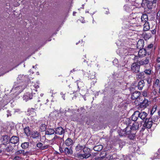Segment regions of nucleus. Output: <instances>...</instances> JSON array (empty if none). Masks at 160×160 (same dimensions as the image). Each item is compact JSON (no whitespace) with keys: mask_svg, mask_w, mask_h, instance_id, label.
<instances>
[{"mask_svg":"<svg viewBox=\"0 0 160 160\" xmlns=\"http://www.w3.org/2000/svg\"><path fill=\"white\" fill-rule=\"evenodd\" d=\"M55 133V130L51 128H48L45 131V135H51Z\"/></svg>","mask_w":160,"mask_h":160,"instance_id":"obj_20","label":"nucleus"},{"mask_svg":"<svg viewBox=\"0 0 160 160\" xmlns=\"http://www.w3.org/2000/svg\"><path fill=\"white\" fill-rule=\"evenodd\" d=\"M73 141L70 138H68L65 141V144L67 146H70L72 144Z\"/></svg>","mask_w":160,"mask_h":160,"instance_id":"obj_29","label":"nucleus"},{"mask_svg":"<svg viewBox=\"0 0 160 160\" xmlns=\"http://www.w3.org/2000/svg\"><path fill=\"white\" fill-rule=\"evenodd\" d=\"M75 13H76V12H73V15L74 16H75Z\"/></svg>","mask_w":160,"mask_h":160,"instance_id":"obj_64","label":"nucleus"},{"mask_svg":"<svg viewBox=\"0 0 160 160\" xmlns=\"http://www.w3.org/2000/svg\"><path fill=\"white\" fill-rule=\"evenodd\" d=\"M131 127L132 130L136 131L139 128V124L138 122H133L132 126H129Z\"/></svg>","mask_w":160,"mask_h":160,"instance_id":"obj_18","label":"nucleus"},{"mask_svg":"<svg viewBox=\"0 0 160 160\" xmlns=\"http://www.w3.org/2000/svg\"><path fill=\"white\" fill-rule=\"evenodd\" d=\"M75 69H73L72 70H71L70 72H73L76 71Z\"/></svg>","mask_w":160,"mask_h":160,"instance_id":"obj_59","label":"nucleus"},{"mask_svg":"<svg viewBox=\"0 0 160 160\" xmlns=\"http://www.w3.org/2000/svg\"><path fill=\"white\" fill-rule=\"evenodd\" d=\"M144 41L143 40H139L137 44V47L138 48H142L144 46Z\"/></svg>","mask_w":160,"mask_h":160,"instance_id":"obj_21","label":"nucleus"},{"mask_svg":"<svg viewBox=\"0 0 160 160\" xmlns=\"http://www.w3.org/2000/svg\"><path fill=\"white\" fill-rule=\"evenodd\" d=\"M152 122L154 124L157 123L158 122V118L157 116H154L152 119Z\"/></svg>","mask_w":160,"mask_h":160,"instance_id":"obj_39","label":"nucleus"},{"mask_svg":"<svg viewBox=\"0 0 160 160\" xmlns=\"http://www.w3.org/2000/svg\"><path fill=\"white\" fill-rule=\"evenodd\" d=\"M123 121L126 122L127 125H129L132 123V122H133L132 120L131 121L129 118H125L123 120Z\"/></svg>","mask_w":160,"mask_h":160,"instance_id":"obj_35","label":"nucleus"},{"mask_svg":"<svg viewBox=\"0 0 160 160\" xmlns=\"http://www.w3.org/2000/svg\"><path fill=\"white\" fill-rule=\"evenodd\" d=\"M149 59L148 58H145L142 59L138 62L139 65L140 66H145L148 64L149 62Z\"/></svg>","mask_w":160,"mask_h":160,"instance_id":"obj_12","label":"nucleus"},{"mask_svg":"<svg viewBox=\"0 0 160 160\" xmlns=\"http://www.w3.org/2000/svg\"><path fill=\"white\" fill-rule=\"evenodd\" d=\"M157 20L159 22H160V11L159 10L157 13L156 15Z\"/></svg>","mask_w":160,"mask_h":160,"instance_id":"obj_42","label":"nucleus"},{"mask_svg":"<svg viewBox=\"0 0 160 160\" xmlns=\"http://www.w3.org/2000/svg\"><path fill=\"white\" fill-rule=\"evenodd\" d=\"M145 85L144 82L143 80H142L138 82V89L142 90Z\"/></svg>","mask_w":160,"mask_h":160,"instance_id":"obj_25","label":"nucleus"},{"mask_svg":"<svg viewBox=\"0 0 160 160\" xmlns=\"http://www.w3.org/2000/svg\"><path fill=\"white\" fill-rule=\"evenodd\" d=\"M153 46V44H149L148 46L147 47V48L148 49H151V48H152Z\"/></svg>","mask_w":160,"mask_h":160,"instance_id":"obj_51","label":"nucleus"},{"mask_svg":"<svg viewBox=\"0 0 160 160\" xmlns=\"http://www.w3.org/2000/svg\"><path fill=\"white\" fill-rule=\"evenodd\" d=\"M134 49L131 48H129L125 47L123 48L119 49V55L120 56H123L124 55H131L133 52Z\"/></svg>","mask_w":160,"mask_h":160,"instance_id":"obj_3","label":"nucleus"},{"mask_svg":"<svg viewBox=\"0 0 160 160\" xmlns=\"http://www.w3.org/2000/svg\"><path fill=\"white\" fill-rule=\"evenodd\" d=\"M140 93L139 91H135L132 93L131 98L132 100H136L135 102L138 101V99L140 100L141 97H140Z\"/></svg>","mask_w":160,"mask_h":160,"instance_id":"obj_7","label":"nucleus"},{"mask_svg":"<svg viewBox=\"0 0 160 160\" xmlns=\"http://www.w3.org/2000/svg\"><path fill=\"white\" fill-rule=\"evenodd\" d=\"M151 33L153 34H155L156 33V30L154 29L153 30L151 31Z\"/></svg>","mask_w":160,"mask_h":160,"instance_id":"obj_52","label":"nucleus"},{"mask_svg":"<svg viewBox=\"0 0 160 160\" xmlns=\"http://www.w3.org/2000/svg\"><path fill=\"white\" fill-rule=\"evenodd\" d=\"M82 149L84 153H78L77 154V156L79 158L81 159L87 158L91 156L90 149L85 147H83V146L80 144L78 145L75 148L76 151L78 152H80Z\"/></svg>","mask_w":160,"mask_h":160,"instance_id":"obj_1","label":"nucleus"},{"mask_svg":"<svg viewBox=\"0 0 160 160\" xmlns=\"http://www.w3.org/2000/svg\"><path fill=\"white\" fill-rule=\"evenodd\" d=\"M38 123L39 125V129L41 132H44L46 130L47 125L45 123L44 120L39 121Z\"/></svg>","mask_w":160,"mask_h":160,"instance_id":"obj_8","label":"nucleus"},{"mask_svg":"<svg viewBox=\"0 0 160 160\" xmlns=\"http://www.w3.org/2000/svg\"><path fill=\"white\" fill-rule=\"evenodd\" d=\"M49 146V145H45L43 146H42V150H43L46 149H47L48 147Z\"/></svg>","mask_w":160,"mask_h":160,"instance_id":"obj_49","label":"nucleus"},{"mask_svg":"<svg viewBox=\"0 0 160 160\" xmlns=\"http://www.w3.org/2000/svg\"><path fill=\"white\" fill-rule=\"evenodd\" d=\"M147 2V0H142V2L141 3V5L143 7L144 5H145Z\"/></svg>","mask_w":160,"mask_h":160,"instance_id":"obj_50","label":"nucleus"},{"mask_svg":"<svg viewBox=\"0 0 160 160\" xmlns=\"http://www.w3.org/2000/svg\"><path fill=\"white\" fill-rule=\"evenodd\" d=\"M29 145V143L28 142H24L22 144L21 146L22 148L24 149L27 148Z\"/></svg>","mask_w":160,"mask_h":160,"instance_id":"obj_32","label":"nucleus"},{"mask_svg":"<svg viewBox=\"0 0 160 160\" xmlns=\"http://www.w3.org/2000/svg\"><path fill=\"white\" fill-rule=\"evenodd\" d=\"M13 148L11 145H9L6 148V151L8 152L12 151L13 149Z\"/></svg>","mask_w":160,"mask_h":160,"instance_id":"obj_36","label":"nucleus"},{"mask_svg":"<svg viewBox=\"0 0 160 160\" xmlns=\"http://www.w3.org/2000/svg\"><path fill=\"white\" fill-rule=\"evenodd\" d=\"M157 0H153L152 1L153 3H156V2Z\"/></svg>","mask_w":160,"mask_h":160,"instance_id":"obj_60","label":"nucleus"},{"mask_svg":"<svg viewBox=\"0 0 160 160\" xmlns=\"http://www.w3.org/2000/svg\"><path fill=\"white\" fill-rule=\"evenodd\" d=\"M64 152L67 155H71L72 153V150L67 148H65Z\"/></svg>","mask_w":160,"mask_h":160,"instance_id":"obj_26","label":"nucleus"},{"mask_svg":"<svg viewBox=\"0 0 160 160\" xmlns=\"http://www.w3.org/2000/svg\"><path fill=\"white\" fill-rule=\"evenodd\" d=\"M143 36L144 39L146 40L151 37V35L150 33H146L143 34Z\"/></svg>","mask_w":160,"mask_h":160,"instance_id":"obj_34","label":"nucleus"},{"mask_svg":"<svg viewBox=\"0 0 160 160\" xmlns=\"http://www.w3.org/2000/svg\"><path fill=\"white\" fill-rule=\"evenodd\" d=\"M35 92H33V91L31 92H28L25 93L22 96V98L23 101L27 102L28 100H31L35 97Z\"/></svg>","mask_w":160,"mask_h":160,"instance_id":"obj_4","label":"nucleus"},{"mask_svg":"<svg viewBox=\"0 0 160 160\" xmlns=\"http://www.w3.org/2000/svg\"><path fill=\"white\" fill-rule=\"evenodd\" d=\"M153 123L152 122V118H146L143 126L147 128H151Z\"/></svg>","mask_w":160,"mask_h":160,"instance_id":"obj_9","label":"nucleus"},{"mask_svg":"<svg viewBox=\"0 0 160 160\" xmlns=\"http://www.w3.org/2000/svg\"><path fill=\"white\" fill-rule=\"evenodd\" d=\"M158 115H159V116H160V110H159L158 112Z\"/></svg>","mask_w":160,"mask_h":160,"instance_id":"obj_62","label":"nucleus"},{"mask_svg":"<svg viewBox=\"0 0 160 160\" xmlns=\"http://www.w3.org/2000/svg\"><path fill=\"white\" fill-rule=\"evenodd\" d=\"M141 22L144 23L148 22V15L146 14H143L141 17Z\"/></svg>","mask_w":160,"mask_h":160,"instance_id":"obj_22","label":"nucleus"},{"mask_svg":"<svg viewBox=\"0 0 160 160\" xmlns=\"http://www.w3.org/2000/svg\"><path fill=\"white\" fill-rule=\"evenodd\" d=\"M138 78H143L144 77V73L143 72H141L137 74Z\"/></svg>","mask_w":160,"mask_h":160,"instance_id":"obj_37","label":"nucleus"},{"mask_svg":"<svg viewBox=\"0 0 160 160\" xmlns=\"http://www.w3.org/2000/svg\"><path fill=\"white\" fill-rule=\"evenodd\" d=\"M156 61L158 62H160V58H158L156 60Z\"/></svg>","mask_w":160,"mask_h":160,"instance_id":"obj_57","label":"nucleus"},{"mask_svg":"<svg viewBox=\"0 0 160 160\" xmlns=\"http://www.w3.org/2000/svg\"><path fill=\"white\" fill-rule=\"evenodd\" d=\"M113 63H115L116 64H118V60L117 59H115L113 61Z\"/></svg>","mask_w":160,"mask_h":160,"instance_id":"obj_54","label":"nucleus"},{"mask_svg":"<svg viewBox=\"0 0 160 160\" xmlns=\"http://www.w3.org/2000/svg\"><path fill=\"white\" fill-rule=\"evenodd\" d=\"M103 146L102 145H99L94 147L93 149L96 151H99L101 150L103 148Z\"/></svg>","mask_w":160,"mask_h":160,"instance_id":"obj_27","label":"nucleus"},{"mask_svg":"<svg viewBox=\"0 0 160 160\" xmlns=\"http://www.w3.org/2000/svg\"><path fill=\"white\" fill-rule=\"evenodd\" d=\"M139 103H140V106L141 107L146 108L148 105L149 104V102H148L147 99H145L142 102H140L138 103H136V104H138V105H139Z\"/></svg>","mask_w":160,"mask_h":160,"instance_id":"obj_13","label":"nucleus"},{"mask_svg":"<svg viewBox=\"0 0 160 160\" xmlns=\"http://www.w3.org/2000/svg\"><path fill=\"white\" fill-rule=\"evenodd\" d=\"M151 72V70L150 69H146L144 70V72L148 75H150Z\"/></svg>","mask_w":160,"mask_h":160,"instance_id":"obj_41","label":"nucleus"},{"mask_svg":"<svg viewBox=\"0 0 160 160\" xmlns=\"http://www.w3.org/2000/svg\"><path fill=\"white\" fill-rule=\"evenodd\" d=\"M60 94H61V95H62V98H63V99L64 100H65V94H63L62 92H61L60 93Z\"/></svg>","mask_w":160,"mask_h":160,"instance_id":"obj_53","label":"nucleus"},{"mask_svg":"<svg viewBox=\"0 0 160 160\" xmlns=\"http://www.w3.org/2000/svg\"><path fill=\"white\" fill-rule=\"evenodd\" d=\"M52 140L53 142L58 143V142L60 143L62 142V138L59 137L55 135Z\"/></svg>","mask_w":160,"mask_h":160,"instance_id":"obj_23","label":"nucleus"},{"mask_svg":"<svg viewBox=\"0 0 160 160\" xmlns=\"http://www.w3.org/2000/svg\"><path fill=\"white\" fill-rule=\"evenodd\" d=\"M35 110V109L34 108H29L28 109V111L29 112H30V113H32H32H35V112H34V110Z\"/></svg>","mask_w":160,"mask_h":160,"instance_id":"obj_46","label":"nucleus"},{"mask_svg":"<svg viewBox=\"0 0 160 160\" xmlns=\"http://www.w3.org/2000/svg\"><path fill=\"white\" fill-rule=\"evenodd\" d=\"M157 93V92L155 90V88H154L152 93V96H155L156 95Z\"/></svg>","mask_w":160,"mask_h":160,"instance_id":"obj_48","label":"nucleus"},{"mask_svg":"<svg viewBox=\"0 0 160 160\" xmlns=\"http://www.w3.org/2000/svg\"><path fill=\"white\" fill-rule=\"evenodd\" d=\"M136 132V131L132 130L131 126H127L122 131V133L123 136H127L130 139L133 140L135 138Z\"/></svg>","mask_w":160,"mask_h":160,"instance_id":"obj_2","label":"nucleus"},{"mask_svg":"<svg viewBox=\"0 0 160 160\" xmlns=\"http://www.w3.org/2000/svg\"><path fill=\"white\" fill-rule=\"evenodd\" d=\"M19 142V138L16 136H12L10 139V142L15 144Z\"/></svg>","mask_w":160,"mask_h":160,"instance_id":"obj_14","label":"nucleus"},{"mask_svg":"<svg viewBox=\"0 0 160 160\" xmlns=\"http://www.w3.org/2000/svg\"><path fill=\"white\" fill-rule=\"evenodd\" d=\"M100 158L102 159L106 158L108 159H112L113 157L111 156L108 152L106 151H102L101 152L100 154Z\"/></svg>","mask_w":160,"mask_h":160,"instance_id":"obj_6","label":"nucleus"},{"mask_svg":"<svg viewBox=\"0 0 160 160\" xmlns=\"http://www.w3.org/2000/svg\"><path fill=\"white\" fill-rule=\"evenodd\" d=\"M124 8L126 11H129L130 10L129 7L128 5H126L124 6Z\"/></svg>","mask_w":160,"mask_h":160,"instance_id":"obj_45","label":"nucleus"},{"mask_svg":"<svg viewBox=\"0 0 160 160\" xmlns=\"http://www.w3.org/2000/svg\"><path fill=\"white\" fill-rule=\"evenodd\" d=\"M39 88V86L38 83L35 84L31 88L32 91H33V92H37V89Z\"/></svg>","mask_w":160,"mask_h":160,"instance_id":"obj_30","label":"nucleus"},{"mask_svg":"<svg viewBox=\"0 0 160 160\" xmlns=\"http://www.w3.org/2000/svg\"><path fill=\"white\" fill-rule=\"evenodd\" d=\"M7 117H8L9 116H11L12 115V114L11 113V111H10L9 110H8L7 111Z\"/></svg>","mask_w":160,"mask_h":160,"instance_id":"obj_47","label":"nucleus"},{"mask_svg":"<svg viewBox=\"0 0 160 160\" xmlns=\"http://www.w3.org/2000/svg\"><path fill=\"white\" fill-rule=\"evenodd\" d=\"M59 150H60V152L61 153H62L64 152V151H63V148L61 147H59Z\"/></svg>","mask_w":160,"mask_h":160,"instance_id":"obj_56","label":"nucleus"},{"mask_svg":"<svg viewBox=\"0 0 160 160\" xmlns=\"http://www.w3.org/2000/svg\"><path fill=\"white\" fill-rule=\"evenodd\" d=\"M140 65L137 62L133 63L131 66V71L133 73H137L139 72Z\"/></svg>","mask_w":160,"mask_h":160,"instance_id":"obj_5","label":"nucleus"},{"mask_svg":"<svg viewBox=\"0 0 160 160\" xmlns=\"http://www.w3.org/2000/svg\"><path fill=\"white\" fill-rule=\"evenodd\" d=\"M42 143L41 142H38L37 144V146L40 149L42 150Z\"/></svg>","mask_w":160,"mask_h":160,"instance_id":"obj_44","label":"nucleus"},{"mask_svg":"<svg viewBox=\"0 0 160 160\" xmlns=\"http://www.w3.org/2000/svg\"><path fill=\"white\" fill-rule=\"evenodd\" d=\"M138 111H135L132 116V119L133 122H135L138 118Z\"/></svg>","mask_w":160,"mask_h":160,"instance_id":"obj_24","label":"nucleus"},{"mask_svg":"<svg viewBox=\"0 0 160 160\" xmlns=\"http://www.w3.org/2000/svg\"><path fill=\"white\" fill-rule=\"evenodd\" d=\"M159 80L158 79H157L155 81H154L152 86L153 88H157L159 85Z\"/></svg>","mask_w":160,"mask_h":160,"instance_id":"obj_31","label":"nucleus"},{"mask_svg":"<svg viewBox=\"0 0 160 160\" xmlns=\"http://www.w3.org/2000/svg\"><path fill=\"white\" fill-rule=\"evenodd\" d=\"M55 133L58 135H62L64 133V131L62 127H59L55 129Z\"/></svg>","mask_w":160,"mask_h":160,"instance_id":"obj_16","label":"nucleus"},{"mask_svg":"<svg viewBox=\"0 0 160 160\" xmlns=\"http://www.w3.org/2000/svg\"><path fill=\"white\" fill-rule=\"evenodd\" d=\"M21 75H19L18 76V79H19L20 78H21Z\"/></svg>","mask_w":160,"mask_h":160,"instance_id":"obj_61","label":"nucleus"},{"mask_svg":"<svg viewBox=\"0 0 160 160\" xmlns=\"http://www.w3.org/2000/svg\"><path fill=\"white\" fill-rule=\"evenodd\" d=\"M24 131L27 136H28L29 135L30 130L28 127L25 128L24 129Z\"/></svg>","mask_w":160,"mask_h":160,"instance_id":"obj_38","label":"nucleus"},{"mask_svg":"<svg viewBox=\"0 0 160 160\" xmlns=\"http://www.w3.org/2000/svg\"><path fill=\"white\" fill-rule=\"evenodd\" d=\"M138 118H140L142 120L145 119L147 115V113L145 112H140L138 111Z\"/></svg>","mask_w":160,"mask_h":160,"instance_id":"obj_17","label":"nucleus"},{"mask_svg":"<svg viewBox=\"0 0 160 160\" xmlns=\"http://www.w3.org/2000/svg\"><path fill=\"white\" fill-rule=\"evenodd\" d=\"M135 14V13H132V14H130L128 21L129 23L133 24L134 23H135L136 22H137V18L136 17H133V16Z\"/></svg>","mask_w":160,"mask_h":160,"instance_id":"obj_11","label":"nucleus"},{"mask_svg":"<svg viewBox=\"0 0 160 160\" xmlns=\"http://www.w3.org/2000/svg\"><path fill=\"white\" fill-rule=\"evenodd\" d=\"M143 30L145 31L148 30L150 29V25L148 22L144 23Z\"/></svg>","mask_w":160,"mask_h":160,"instance_id":"obj_28","label":"nucleus"},{"mask_svg":"<svg viewBox=\"0 0 160 160\" xmlns=\"http://www.w3.org/2000/svg\"><path fill=\"white\" fill-rule=\"evenodd\" d=\"M157 108V106L156 105H155L153 106V107L152 108V110L151 112V114L152 115L156 111Z\"/></svg>","mask_w":160,"mask_h":160,"instance_id":"obj_40","label":"nucleus"},{"mask_svg":"<svg viewBox=\"0 0 160 160\" xmlns=\"http://www.w3.org/2000/svg\"><path fill=\"white\" fill-rule=\"evenodd\" d=\"M79 82H80V79H79V80H78L76 81V82L77 83V85L78 86V88H79V87L78 84Z\"/></svg>","mask_w":160,"mask_h":160,"instance_id":"obj_55","label":"nucleus"},{"mask_svg":"<svg viewBox=\"0 0 160 160\" xmlns=\"http://www.w3.org/2000/svg\"><path fill=\"white\" fill-rule=\"evenodd\" d=\"M1 140L2 144L5 145L10 142V138L8 135H4L2 137Z\"/></svg>","mask_w":160,"mask_h":160,"instance_id":"obj_10","label":"nucleus"},{"mask_svg":"<svg viewBox=\"0 0 160 160\" xmlns=\"http://www.w3.org/2000/svg\"><path fill=\"white\" fill-rule=\"evenodd\" d=\"M147 54L146 50L144 48L140 49L138 52V55L139 57L145 56Z\"/></svg>","mask_w":160,"mask_h":160,"instance_id":"obj_19","label":"nucleus"},{"mask_svg":"<svg viewBox=\"0 0 160 160\" xmlns=\"http://www.w3.org/2000/svg\"><path fill=\"white\" fill-rule=\"evenodd\" d=\"M21 154H22L23 155H25L26 154V153L25 152L24 150H18L15 152V154L17 155H19Z\"/></svg>","mask_w":160,"mask_h":160,"instance_id":"obj_33","label":"nucleus"},{"mask_svg":"<svg viewBox=\"0 0 160 160\" xmlns=\"http://www.w3.org/2000/svg\"><path fill=\"white\" fill-rule=\"evenodd\" d=\"M40 136L39 132L36 131L32 132L31 134V137L34 139H38Z\"/></svg>","mask_w":160,"mask_h":160,"instance_id":"obj_15","label":"nucleus"},{"mask_svg":"<svg viewBox=\"0 0 160 160\" xmlns=\"http://www.w3.org/2000/svg\"><path fill=\"white\" fill-rule=\"evenodd\" d=\"M83 109H84V108H83V107H81L80 108V109H81V110H83Z\"/></svg>","mask_w":160,"mask_h":160,"instance_id":"obj_63","label":"nucleus"},{"mask_svg":"<svg viewBox=\"0 0 160 160\" xmlns=\"http://www.w3.org/2000/svg\"><path fill=\"white\" fill-rule=\"evenodd\" d=\"M94 78H95V76L94 75H93L92 77H91L90 78V79H93Z\"/></svg>","mask_w":160,"mask_h":160,"instance_id":"obj_58","label":"nucleus"},{"mask_svg":"<svg viewBox=\"0 0 160 160\" xmlns=\"http://www.w3.org/2000/svg\"><path fill=\"white\" fill-rule=\"evenodd\" d=\"M142 95L144 97H148L149 96L148 94L147 93V91L144 90L142 93Z\"/></svg>","mask_w":160,"mask_h":160,"instance_id":"obj_43","label":"nucleus"}]
</instances>
